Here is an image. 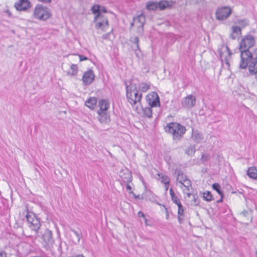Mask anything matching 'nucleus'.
<instances>
[{
    "mask_svg": "<svg viewBox=\"0 0 257 257\" xmlns=\"http://www.w3.org/2000/svg\"><path fill=\"white\" fill-rule=\"evenodd\" d=\"M171 199L173 202L177 205V206H179L180 205V204H182L180 201V199L178 198V197L176 195L172 197Z\"/></svg>",
    "mask_w": 257,
    "mask_h": 257,
    "instance_id": "35",
    "label": "nucleus"
},
{
    "mask_svg": "<svg viewBox=\"0 0 257 257\" xmlns=\"http://www.w3.org/2000/svg\"><path fill=\"white\" fill-rule=\"evenodd\" d=\"M255 77L256 79H257V73L255 74Z\"/></svg>",
    "mask_w": 257,
    "mask_h": 257,
    "instance_id": "60",
    "label": "nucleus"
},
{
    "mask_svg": "<svg viewBox=\"0 0 257 257\" xmlns=\"http://www.w3.org/2000/svg\"><path fill=\"white\" fill-rule=\"evenodd\" d=\"M241 35V28L238 26H233L231 27V33L230 34V38L232 40L238 39Z\"/></svg>",
    "mask_w": 257,
    "mask_h": 257,
    "instance_id": "20",
    "label": "nucleus"
},
{
    "mask_svg": "<svg viewBox=\"0 0 257 257\" xmlns=\"http://www.w3.org/2000/svg\"><path fill=\"white\" fill-rule=\"evenodd\" d=\"M166 133L172 135L174 140L179 141L185 134L186 129L185 127L180 123L172 122L168 123L164 127Z\"/></svg>",
    "mask_w": 257,
    "mask_h": 257,
    "instance_id": "2",
    "label": "nucleus"
},
{
    "mask_svg": "<svg viewBox=\"0 0 257 257\" xmlns=\"http://www.w3.org/2000/svg\"><path fill=\"white\" fill-rule=\"evenodd\" d=\"M191 138L195 143L199 144L203 141L204 138L201 132L192 128Z\"/></svg>",
    "mask_w": 257,
    "mask_h": 257,
    "instance_id": "18",
    "label": "nucleus"
},
{
    "mask_svg": "<svg viewBox=\"0 0 257 257\" xmlns=\"http://www.w3.org/2000/svg\"><path fill=\"white\" fill-rule=\"evenodd\" d=\"M203 198L207 202H210L213 200V197L211 192L208 191L203 193Z\"/></svg>",
    "mask_w": 257,
    "mask_h": 257,
    "instance_id": "30",
    "label": "nucleus"
},
{
    "mask_svg": "<svg viewBox=\"0 0 257 257\" xmlns=\"http://www.w3.org/2000/svg\"><path fill=\"white\" fill-rule=\"evenodd\" d=\"M93 23L95 25V28L96 29H101L102 30H104V29L108 27V22L106 19L101 20L100 18L102 17H94Z\"/></svg>",
    "mask_w": 257,
    "mask_h": 257,
    "instance_id": "17",
    "label": "nucleus"
},
{
    "mask_svg": "<svg viewBox=\"0 0 257 257\" xmlns=\"http://www.w3.org/2000/svg\"><path fill=\"white\" fill-rule=\"evenodd\" d=\"M196 102V97L190 94L182 99L181 104L183 107L187 109H190L195 106Z\"/></svg>",
    "mask_w": 257,
    "mask_h": 257,
    "instance_id": "8",
    "label": "nucleus"
},
{
    "mask_svg": "<svg viewBox=\"0 0 257 257\" xmlns=\"http://www.w3.org/2000/svg\"><path fill=\"white\" fill-rule=\"evenodd\" d=\"M170 194L171 197L176 195L174 191L173 190V189L172 188H171L170 189Z\"/></svg>",
    "mask_w": 257,
    "mask_h": 257,
    "instance_id": "48",
    "label": "nucleus"
},
{
    "mask_svg": "<svg viewBox=\"0 0 257 257\" xmlns=\"http://www.w3.org/2000/svg\"><path fill=\"white\" fill-rule=\"evenodd\" d=\"M124 177H122L121 175H120V176L122 178V181L126 184V189L128 191H131L132 187L129 183L132 181V174L128 170H126L125 172L124 173Z\"/></svg>",
    "mask_w": 257,
    "mask_h": 257,
    "instance_id": "19",
    "label": "nucleus"
},
{
    "mask_svg": "<svg viewBox=\"0 0 257 257\" xmlns=\"http://www.w3.org/2000/svg\"><path fill=\"white\" fill-rule=\"evenodd\" d=\"M0 257H7L6 253L3 250H0Z\"/></svg>",
    "mask_w": 257,
    "mask_h": 257,
    "instance_id": "44",
    "label": "nucleus"
},
{
    "mask_svg": "<svg viewBox=\"0 0 257 257\" xmlns=\"http://www.w3.org/2000/svg\"><path fill=\"white\" fill-rule=\"evenodd\" d=\"M91 11L95 16H100L102 14H112L111 12L108 11L105 7L99 5H94L91 8Z\"/></svg>",
    "mask_w": 257,
    "mask_h": 257,
    "instance_id": "12",
    "label": "nucleus"
},
{
    "mask_svg": "<svg viewBox=\"0 0 257 257\" xmlns=\"http://www.w3.org/2000/svg\"><path fill=\"white\" fill-rule=\"evenodd\" d=\"M169 181H170V179L168 176H164L162 177V182L165 184V185L166 186V190L168 189L167 186L169 185Z\"/></svg>",
    "mask_w": 257,
    "mask_h": 257,
    "instance_id": "34",
    "label": "nucleus"
},
{
    "mask_svg": "<svg viewBox=\"0 0 257 257\" xmlns=\"http://www.w3.org/2000/svg\"><path fill=\"white\" fill-rule=\"evenodd\" d=\"M190 195H191V194H190V193H187V196H188V197H190Z\"/></svg>",
    "mask_w": 257,
    "mask_h": 257,
    "instance_id": "58",
    "label": "nucleus"
},
{
    "mask_svg": "<svg viewBox=\"0 0 257 257\" xmlns=\"http://www.w3.org/2000/svg\"><path fill=\"white\" fill-rule=\"evenodd\" d=\"M126 98L127 101L132 106L134 109L136 111L139 109L138 105H137V103H140L142 98V94H139V91L137 90L135 92L131 93L128 92V88H127V93L126 94Z\"/></svg>",
    "mask_w": 257,
    "mask_h": 257,
    "instance_id": "4",
    "label": "nucleus"
},
{
    "mask_svg": "<svg viewBox=\"0 0 257 257\" xmlns=\"http://www.w3.org/2000/svg\"><path fill=\"white\" fill-rule=\"evenodd\" d=\"M178 221L180 223V224H181L183 223V218L182 217V215H178Z\"/></svg>",
    "mask_w": 257,
    "mask_h": 257,
    "instance_id": "43",
    "label": "nucleus"
},
{
    "mask_svg": "<svg viewBox=\"0 0 257 257\" xmlns=\"http://www.w3.org/2000/svg\"><path fill=\"white\" fill-rule=\"evenodd\" d=\"M220 195V199L218 200L217 201V203H220V202H222L223 201V196H224V194H222V195Z\"/></svg>",
    "mask_w": 257,
    "mask_h": 257,
    "instance_id": "50",
    "label": "nucleus"
},
{
    "mask_svg": "<svg viewBox=\"0 0 257 257\" xmlns=\"http://www.w3.org/2000/svg\"><path fill=\"white\" fill-rule=\"evenodd\" d=\"M138 216H139V217H143L144 218H145L146 217H145V215L142 211H139L138 212Z\"/></svg>",
    "mask_w": 257,
    "mask_h": 257,
    "instance_id": "45",
    "label": "nucleus"
},
{
    "mask_svg": "<svg viewBox=\"0 0 257 257\" xmlns=\"http://www.w3.org/2000/svg\"><path fill=\"white\" fill-rule=\"evenodd\" d=\"M79 57L80 61H84V60H87L88 59L87 57H86L85 56H84L83 55H79Z\"/></svg>",
    "mask_w": 257,
    "mask_h": 257,
    "instance_id": "42",
    "label": "nucleus"
},
{
    "mask_svg": "<svg viewBox=\"0 0 257 257\" xmlns=\"http://www.w3.org/2000/svg\"><path fill=\"white\" fill-rule=\"evenodd\" d=\"M192 201L194 202V205L195 206L199 205L200 200L198 199V197L197 195H193V198Z\"/></svg>",
    "mask_w": 257,
    "mask_h": 257,
    "instance_id": "39",
    "label": "nucleus"
},
{
    "mask_svg": "<svg viewBox=\"0 0 257 257\" xmlns=\"http://www.w3.org/2000/svg\"><path fill=\"white\" fill-rule=\"evenodd\" d=\"M35 16H51L52 14L50 10L42 5H38L34 11Z\"/></svg>",
    "mask_w": 257,
    "mask_h": 257,
    "instance_id": "10",
    "label": "nucleus"
},
{
    "mask_svg": "<svg viewBox=\"0 0 257 257\" xmlns=\"http://www.w3.org/2000/svg\"><path fill=\"white\" fill-rule=\"evenodd\" d=\"M178 215L183 216L184 210V207H183L182 204H180V205L178 206Z\"/></svg>",
    "mask_w": 257,
    "mask_h": 257,
    "instance_id": "37",
    "label": "nucleus"
},
{
    "mask_svg": "<svg viewBox=\"0 0 257 257\" xmlns=\"http://www.w3.org/2000/svg\"><path fill=\"white\" fill-rule=\"evenodd\" d=\"M246 174L249 178L257 180V168L254 166L249 167L246 171Z\"/></svg>",
    "mask_w": 257,
    "mask_h": 257,
    "instance_id": "23",
    "label": "nucleus"
},
{
    "mask_svg": "<svg viewBox=\"0 0 257 257\" xmlns=\"http://www.w3.org/2000/svg\"><path fill=\"white\" fill-rule=\"evenodd\" d=\"M71 69L72 71L71 73L72 75H75L77 73V66L75 64H72L71 66Z\"/></svg>",
    "mask_w": 257,
    "mask_h": 257,
    "instance_id": "36",
    "label": "nucleus"
},
{
    "mask_svg": "<svg viewBox=\"0 0 257 257\" xmlns=\"http://www.w3.org/2000/svg\"><path fill=\"white\" fill-rule=\"evenodd\" d=\"M166 212H167L166 217L168 219V217H169V213H168V212L167 211Z\"/></svg>",
    "mask_w": 257,
    "mask_h": 257,
    "instance_id": "56",
    "label": "nucleus"
},
{
    "mask_svg": "<svg viewBox=\"0 0 257 257\" xmlns=\"http://www.w3.org/2000/svg\"><path fill=\"white\" fill-rule=\"evenodd\" d=\"M234 23L243 28L249 25V21L246 18H240L234 21Z\"/></svg>",
    "mask_w": 257,
    "mask_h": 257,
    "instance_id": "24",
    "label": "nucleus"
},
{
    "mask_svg": "<svg viewBox=\"0 0 257 257\" xmlns=\"http://www.w3.org/2000/svg\"><path fill=\"white\" fill-rule=\"evenodd\" d=\"M27 222L28 226L36 232L38 231L41 226L40 219L37 218L33 213L28 212L26 215Z\"/></svg>",
    "mask_w": 257,
    "mask_h": 257,
    "instance_id": "5",
    "label": "nucleus"
},
{
    "mask_svg": "<svg viewBox=\"0 0 257 257\" xmlns=\"http://www.w3.org/2000/svg\"><path fill=\"white\" fill-rule=\"evenodd\" d=\"M210 158V156L209 154H203L201 158V160L202 162H207Z\"/></svg>",
    "mask_w": 257,
    "mask_h": 257,
    "instance_id": "38",
    "label": "nucleus"
},
{
    "mask_svg": "<svg viewBox=\"0 0 257 257\" xmlns=\"http://www.w3.org/2000/svg\"><path fill=\"white\" fill-rule=\"evenodd\" d=\"M110 34V32L106 33L105 34H104L102 35V38L103 39V40L108 39Z\"/></svg>",
    "mask_w": 257,
    "mask_h": 257,
    "instance_id": "41",
    "label": "nucleus"
},
{
    "mask_svg": "<svg viewBox=\"0 0 257 257\" xmlns=\"http://www.w3.org/2000/svg\"><path fill=\"white\" fill-rule=\"evenodd\" d=\"M176 181L181 183L188 190H189V187L191 185V181L188 179L186 175L181 171H178Z\"/></svg>",
    "mask_w": 257,
    "mask_h": 257,
    "instance_id": "15",
    "label": "nucleus"
},
{
    "mask_svg": "<svg viewBox=\"0 0 257 257\" xmlns=\"http://www.w3.org/2000/svg\"><path fill=\"white\" fill-rule=\"evenodd\" d=\"M144 219L145 223L146 226H151V224L149 223L148 219L145 217Z\"/></svg>",
    "mask_w": 257,
    "mask_h": 257,
    "instance_id": "49",
    "label": "nucleus"
},
{
    "mask_svg": "<svg viewBox=\"0 0 257 257\" xmlns=\"http://www.w3.org/2000/svg\"><path fill=\"white\" fill-rule=\"evenodd\" d=\"M95 75L92 69H89L83 75L82 81L84 85H88L91 84L94 80Z\"/></svg>",
    "mask_w": 257,
    "mask_h": 257,
    "instance_id": "14",
    "label": "nucleus"
},
{
    "mask_svg": "<svg viewBox=\"0 0 257 257\" xmlns=\"http://www.w3.org/2000/svg\"><path fill=\"white\" fill-rule=\"evenodd\" d=\"M6 13L7 15H8L9 16H11L12 15L11 13L10 12V11L9 10H7L6 11Z\"/></svg>",
    "mask_w": 257,
    "mask_h": 257,
    "instance_id": "55",
    "label": "nucleus"
},
{
    "mask_svg": "<svg viewBox=\"0 0 257 257\" xmlns=\"http://www.w3.org/2000/svg\"><path fill=\"white\" fill-rule=\"evenodd\" d=\"M239 68L246 69L248 67L250 75H255L257 73V57H252L249 51H243L240 54Z\"/></svg>",
    "mask_w": 257,
    "mask_h": 257,
    "instance_id": "1",
    "label": "nucleus"
},
{
    "mask_svg": "<svg viewBox=\"0 0 257 257\" xmlns=\"http://www.w3.org/2000/svg\"><path fill=\"white\" fill-rule=\"evenodd\" d=\"M232 12V9L228 6L219 7L216 11V16H229Z\"/></svg>",
    "mask_w": 257,
    "mask_h": 257,
    "instance_id": "16",
    "label": "nucleus"
},
{
    "mask_svg": "<svg viewBox=\"0 0 257 257\" xmlns=\"http://www.w3.org/2000/svg\"><path fill=\"white\" fill-rule=\"evenodd\" d=\"M219 21H223L225 20L227 17H216Z\"/></svg>",
    "mask_w": 257,
    "mask_h": 257,
    "instance_id": "52",
    "label": "nucleus"
},
{
    "mask_svg": "<svg viewBox=\"0 0 257 257\" xmlns=\"http://www.w3.org/2000/svg\"><path fill=\"white\" fill-rule=\"evenodd\" d=\"M42 239L45 242L46 247L51 248L53 246L54 240L52 237V233L51 230L46 229L43 234Z\"/></svg>",
    "mask_w": 257,
    "mask_h": 257,
    "instance_id": "9",
    "label": "nucleus"
},
{
    "mask_svg": "<svg viewBox=\"0 0 257 257\" xmlns=\"http://www.w3.org/2000/svg\"><path fill=\"white\" fill-rule=\"evenodd\" d=\"M146 17H133V22L131 24L132 26L137 28V32L143 33L144 31V25L146 22Z\"/></svg>",
    "mask_w": 257,
    "mask_h": 257,
    "instance_id": "11",
    "label": "nucleus"
},
{
    "mask_svg": "<svg viewBox=\"0 0 257 257\" xmlns=\"http://www.w3.org/2000/svg\"><path fill=\"white\" fill-rule=\"evenodd\" d=\"M146 100L151 107L160 106V98L158 94L153 91L146 96Z\"/></svg>",
    "mask_w": 257,
    "mask_h": 257,
    "instance_id": "7",
    "label": "nucleus"
},
{
    "mask_svg": "<svg viewBox=\"0 0 257 257\" xmlns=\"http://www.w3.org/2000/svg\"><path fill=\"white\" fill-rule=\"evenodd\" d=\"M99 110L98 111H106L109 108V102L107 99H101L98 102Z\"/></svg>",
    "mask_w": 257,
    "mask_h": 257,
    "instance_id": "22",
    "label": "nucleus"
},
{
    "mask_svg": "<svg viewBox=\"0 0 257 257\" xmlns=\"http://www.w3.org/2000/svg\"><path fill=\"white\" fill-rule=\"evenodd\" d=\"M96 103L97 99L95 97L90 98L85 101V105L90 108H92Z\"/></svg>",
    "mask_w": 257,
    "mask_h": 257,
    "instance_id": "28",
    "label": "nucleus"
},
{
    "mask_svg": "<svg viewBox=\"0 0 257 257\" xmlns=\"http://www.w3.org/2000/svg\"><path fill=\"white\" fill-rule=\"evenodd\" d=\"M251 55H252V57H257V48H255L254 53H252Z\"/></svg>",
    "mask_w": 257,
    "mask_h": 257,
    "instance_id": "47",
    "label": "nucleus"
},
{
    "mask_svg": "<svg viewBox=\"0 0 257 257\" xmlns=\"http://www.w3.org/2000/svg\"><path fill=\"white\" fill-rule=\"evenodd\" d=\"M130 41L135 44V46L134 47V49L135 51H140V49L139 45V39L138 37H131L130 39Z\"/></svg>",
    "mask_w": 257,
    "mask_h": 257,
    "instance_id": "27",
    "label": "nucleus"
},
{
    "mask_svg": "<svg viewBox=\"0 0 257 257\" xmlns=\"http://www.w3.org/2000/svg\"><path fill=\"white\" fill-rule=\"evenodd\" d=\"M196 152L195 145H189L185 150V154L189 156H192Z\"/></svg>",
    "mask_w": 257,
    "mask_h": 257,
    "instance_id": "25",
    "label": "nucleus"
},
{
    "mask_svg": "<svg viewBox=\"0 0 257 257\" xmlns=\"http://www.w3.org/2000/svg\"><path fill=\"white\" fill-rule=\"evenodd\" d=\"M98 119L101 123H106L109 119V115L106 111H97Z\"/></svg>",
    "mask_w": 257,
    "mask_h": 257,
    "instance_id": "21",
    "label": "nucleus"
},
{
    "mask_svg": "<svg viewBox=\"0 0 257 257\" xmlns=\"http://www.w3.org/2000/svg\"><path fill=\"white\" fill-rule=\"evenodd\" d=\"M150 88V83H140L139 84V89L142 92H146Z\"/></svg>",
    "mask_w": 257,
    "mask_h": 257,
    "instance_id": "29",
    "label": "nucleus"
},
{
    "mask_svg": "<svg viewBox=\"0 0 257 257\" xmlns=\"http://www.w3.org/2000/svg\"><path fill=\"white\" fill-rule=\"evenodd\" d=\"M70 230L72 232H73L74 233V234L75 235V236L76 237V243L79 242L80 239L82 237V233L81 232H79L77 231V230H75V229H74L73 228H71L70 229Z\"/></svg>",
    "mask_w": 257,
    "mask_h": 257,
    "instance_id": "32",
    "label": "nucleus"
},
{
    "mask_svg": "<svg viewBox=\"0 0 257 257\" xmlns=\"http://www.w3.org/2000/svg\"><path fill=\"white\" fill-rule=\"evenodd\" d=\"M212 188L216 191V192L219 194L222 195V194H223V192L221 190V187L220 185L218 183H214L212 185Z\"/></svg>",
    "mask_w": 257,
    "mask_h": 257,
    "instance_id": "33",
    "label": "nucleus"
},
{
    "mask_svg": "<svg viewBox=\"0 0 257 257\" xmlns=\"http://www.w3.org/2000/svg\"><path fill=\"white\" fill-rule=\"evenodd\" d=\"M143 115L149 118L152 117V110L150 107H146L143 109Z\"/></svg>",
    "mask_w": 257,
    "mask_h": 257,
    "instance_id": "31",
    "label": "nucleus"
},
{
    "mask_svg": "<svg viewBox=\"0 0 257 257\" xmlns=\"http://www.w3.org/2000/svg\"><path fill=\"white\" fill-rule=\"evenodd\" d=\"M41 2H42L43 3H50L51 2V0H39Z\"/></svg>",
    "mask_w": 257,
    "mask_h": 257,
    "instance_id": "54",
    "label": "nucleus"
},
{
    "mask_svg": "<svg viewBox=\"0 0 257 257\" xmlns=\"http://www.w3.org/2000/svg\"><path fill=\"white\" fill-rule=\"evenodd\" d=\"M134 195L135 198H138L139 197V195L136 196L135 194H134Z\"/></svg>",
    "mask_w": 257,
    "mask_h": 257,
    "instance_id": "57",
    "label": "nucleus"
},
{
    "mask_svg": "<svg viewBox=\"0 0 257 257\" xmlns=\"http://www.w3.org/2000/svg\"><path fill=\"white\" fill-rule=\"evenodd\" d=\"M255 254H256V255H257V248H256V250H255Z\"/></svg>",
    "mask_w": 257,
    "mask_h": 257,
    "instance_id": "61",
    "label": "nucleus"
},
{
    "mask_svg": "<svg viewBox=\"0 0 257 257\" xmlns=\"http://www.w3.org/2000/svg\"><path fill=\"white\" fill-rule=\"evenodd\" d=\"M249 212L247 211L243 210L241 213V214L243 215L244 216H247L249 215Z\"/></svg>",
    "mask_w": 257,
    "mask_h": 257,
    "instance_id": "46",
    "label": "nucleus"
},
{
    "mask_svg": "<svg viewBox=\"0 0 257 257\" xmlns=\"http://www.w3.org/2000/svg\"><path fill=\"white\" fill-rule=\"evenodd\" d=\"M124 83L125 85L126 93H127V88H128V92H130L131 93L138 90L136 84L133 83L131 82L130 85H128L126 81H124Z\"/></svg>",
    "mask_w": 257,
    "mask_h": 257,
    "instance_id": "26",
    "label": "nucleus"
},
{
    "mask_svg": "<svg viewBox=\"0 0 257 257\" xmlns=\"http://www.w3.org/2000/svg\"><path fill=\"white\" fill-rule=\"evenodd\" d=\"M254 43L255 40L252 36L250 35L245 36L239 43L240 54L243 51H249V49L254 45Z\"/></svg>",
    "mask_w": 257,
    "mask_h": 257,
    "instance_id": "6",
    "label": "nucleus"
},
{
    "mask_svg": "<svg viewBox=\"0 0 257 257\" xmlns=\"http://www.w3.org/2000/svg\"><path fill=\"white\" fill-rule=\"evenodd\" d=\"M226 50L227 51V52H228V55H229V56H231V55L232 54L231 51L230 50V49H229V48H228V46H226Z\"/></svg>",
    "mask_w": 257,
    "mask_h": 257,
    "instance_id": "51",
    "label": "nucleus"
},
{
    "mask_svg": "<svg viewBox=\"0 0 257 257\" xmlns=\"http://www.w3.org/2000/svg\"><path fill=\"white\" fill-rule=\"evenodd\" d=\"M14 7L18 11H25L31 7V4L29 0H18Z\"/></svg>",
    "mask_w": 257,
    "mask_h": 257,
    "instance_id": "13",
    "label": "nucleus"
},
{
    "mask_svg": "<svg viewBox=\"0 0 257 257\" xmlns=\"http://www.w3.org/2000/svg\"><path fill=\"white\" fill-rule=\"evenodd\" d=\"M138 16L141 17V16H143V14H141L140 15H139Z\"/></svg>",
    "mask_w": 257,
    "mask_h": 257,
    "instance_id": "59",
    "label": "nucleus"
},
{
    "mask_svg": "<svg viewBox=\"0 0 257 257\" xmlns=\"http://www.w3.org/2000/svg\"><path fill=\"white\" fill-rule=\"evenodd\" d=\"M39 20H46L48 18V17H46V18H45V17H37Z\"/></svg>",
    "mask_w": 257,
    "mask_h": 257,
    "instance_id": "53",
    "label": "nucleus"
},
{
    "mask_svg": "<svg viewBox=\"0 0 257 257\" xmlns=\"http://www.w3.org/2000/svg\"><path fill=\"white\" fill-rule=\"evenodd\" d=\"M175 3V2L172 1L162 0L160 2L150 1L146 3V8L149 11H164L172 9Z\"/></svg>",
    "mask_w": 257,
    "mask_h": 257,
    "instance_id": "3",
    "label": "nucleus"
},
{
    "mask_svg": "<svg viewBox=\"0 0 257 257\" xmlns=\"http://www.w3.org/2000/svg\"><path fill=\"white\" fill-rule=\"evenodd\" d=\"M204 1V0H187L188 2L194 4L203 3Z\"/></svg>",
    "mask_w": 257,
    "mask_h": 257,
    "instance_id": "40",
    "label": "nucleus"
}]
</instances>
